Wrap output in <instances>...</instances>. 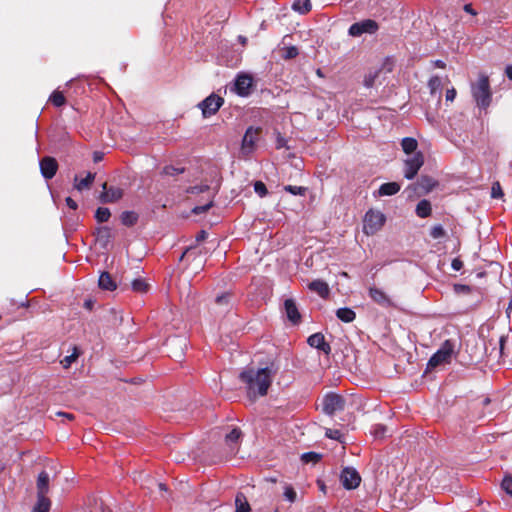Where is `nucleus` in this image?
Wrapping results in <instances>:
<instances>
[{
	"label": "nucleus",
	"instance_id": "obj_30",
	"mask_svg": "<svg viewBox=\"0 0 512 512\" xmlns=\"http://www.w3.org/2000/svg\"><path fill=\"white\" fill-rule=\"evenodd\" d=\"M312 8L310 0H295L292 9L300 14L308 13Z\"/></svg>",
	"mask_w": 512,
	"mask_h": 512
},
{
	"label": "nucleus",
	"instance_id": "obj_10",
	"mask_svg": "<svg viewBox=\"0 0 512 512\" xmlns=\"http://www.w3.org/2000/svg\"><path fill=\"white\" fill-rule=\"evenodd\" d=\"M253 78L248 74H239L235 79V92L241 97H247L251 94Z\"/></svg>",
	"mask_w": 512,
	"mask_h": 512
},
{
	"label": "nucleus",
	"instance_id": "obj_42",
	"mask_svg": "<svg viewBox=\"0 0 512 512\" xmlns=\"http://www.w3.org/2000/svg\"><path fill=\"white\" fill-rule=\"evenodd\" d=\"M284 190L293 195L304 196L307 191V188L302 186L287 185L284 187Z\"/></svg>",
	"mask_w": 512,
	"mask_h": 512
},
{
	"label": "nucleus",
	"instance_id": "obj_4",
	"mask_svg": "<svg viewBox=\"0 0 512 512\" xmlns=\"http://www.w3.org/2000/svg\"><path fill=\"white\" fill-rule=\"evenodd\" d=\"M386 221L385 215L380 211L370 209L363 219V231L366 235H373L379 231Z\"/></svg>",
	"mask_w": 512,
	"mask_h": 512
},
{
	"label": "nucleus",
	"instance_id": "obj_32",
	"mask_svg": "<svg viewBox=\"0 0 512 512\" xmlns=\"http://www.w3.org/2000/svg\"><path fill=\"white\" fill-rule=\"evenodd\" d=\"M138 220V215L137 213L133 212V211H124L122 214H121V222L123 225L125 226H133L136 224Z\"/></svg>",
	"mask_w": 512,
	"mask_h": 512
},
{
	"label": "nucleus",
	"instance_id": "obj_54",
	"mask_svg": "<svg viewBox=\"0 0 512 512\" xmlns=\"http://www.w3.org/2000/svg\"><path fill=\"white\" fill-rule=\"evenodd\" d=\"M451 267L454 271H460L463 268V262L459 258L452 260Z\"/></svg>",
	"mask_w": 512,
	"mask_h": 512
},
{
	"label": "nucleus",
	"instance_id": "obj_43",
	"mask_svg": "<svg viewBox=\"0 0 512 512\" xmlns=\"http://www.w3.org/2000/svg\"><path fill=\"white\" fill-rule=\"evenodd\" d=\"M430 236L433 239H439L445 236V230L442 225H434L430 230Z\"/></svg>",
	"mask_w": 512,
	"mask_h": 512
},
{
	"label": "nucleus",
	"instance_id": "obj_11",
	"mask_svg": "<svg viewBox=\"0 0 512 512\" xmlns=\"http://www.w3.org/2000/svg\"><path fill=\"white\" fill-rule=\"evenodd\" d=\"M40 166V172L43 178L46 180L52 179L58 169V163L55 158L50 156H45L40 160L39 163Z\"/></svg>",
	"mask_w": 512,
	"mask_h": 512
},
{
	"label": "nucleus",
	"instance_id": "obj_1",
	"mask_svg": "<svg viewBox=\"0 0 512 512\" xmlns=\"http://www.w3.org/2000/svg\"><path fill=\"white\" fill-rule=\"evenodd\" d=\"M275 373L276 369L273 366H267L258 370L250 368L240 373V379L247 385L249 396H265Z\"/></svg>",
	"mask_w": 512,
	"mask_h": 512
},
{
	"label": "nucleus",
	"instance_id": "obj_41",
	"mask_svg": "<svg viewBox=\"0 0 512 512\" xmlns=\"http://www.w3.org/2000/svg\"><path fill=\"white\" fill-rule=\"evenodd\" d=\"M321 458V455L316 452H306L301 455V460L304 463H317Z\"/></svg>",
	"mask_w": 512,
	"mask_h": 512
},
{
	"label": "nucleus",
	"instance_id": "obj_37",
	"mask_svg": "<svg viewBox=\"0 0 512 512\" xmlns=\"http://www.w3.org/2000/svg\"><path fill=\"white\" fill-rule=\"evenodd\" d=\"M78 356H79L78 348L73 347V353L71 355L64 357L61 360V364H62L63 368H65V369L69 368L71 366V364L78 358Z\"/></svg>",
	"mask_w": 512,
	"mask_h": 512
},
{
	"label": "nucleus",
	"instance_id": "obj_20",
	"mask_svg": "<svg viewBox=\"0 0 512 512\" xmlns=\"http://www.w3.org/2000/svg\"><path fill=\"white\" fill-rule=\"evenodd\" d=\"M49 474L41 471L37 478V496H46L49 491Z\"/></svg>",
	"mask_w": 512,
	"mask_h": 512
},
{
	"label": "nucleus",
	"instance_id": "obj_52",
	"mask_svg": "<svg viewBox=\"0 0 512 512\" xmlns=\"http://www.w3.org/2000/svg\"><path fill=\"white\" fill-rule=\"evenodd\" d=\"M454 290L456 293H468L471 289L468 285L456 284L454 285Z\"/></svg>",
	"mask_w": 512,
	"mask_h": 512
},
{
	"label": "nucleus",
	"instance_id": "obj_25",
	"mask_svg": "<svg viewBox=\"0 0 512 512\" xmlns=\"http://www.w3.org/2000/svg\"><path fill=\"white\" fill-rule=\"evenodd\" d=\"M336 316L341 321H343L345 323H350L355 319L356 314L351 308L342 307L336 311Z\"/></svg>",
	"mask_w": 512,
	"mask_h": 512
},
{
	"label": "nucleus",
	"instance_id": "obj_63",
	"mask_svg": "<svg viewBox=\"0 0 512 512\" xmlns=\"http://www.w3.org/2000/svg\"><path fill=\"white\" fill-rule=\"evenodd\" d=\"M506 76L512 80V65H509L505 69Z\"/></svg>",
	"mask_w": 512,
	"mask_h": 512
},
{
	"label": "nucleus",
	"instance_id": "obj_22",
	"mask_svg": "<svg viewBox=\"0 0 512 512\" xmlns=\"http://www.w3.org/2000/svg\"><path fill=\"white\" fill-rule=\"evenodd\" d=\"M400 184L397 182H387L378 189V196H392L400 191Z\"/></svg>",
	"mask_w": 512,
	"mask_h": 512
},
{
	"label": "nucleus",
	"instance_id": "obj_39",
	"mask_svg": "<svg viewBox=\"0 0 512 512\" xmlns=\"http://www.w3.org/2000/svg\"><path fill=\"white\" fill-rule=\"evenodd\" d=\"M387 427L383 424H376L372 427L371 433L375 438H383L387 434Z\"/></svg>",
	"mask_w": 512,
	"mask_h": 512
},
{
	"label": "nucleus",
	"instance_id": "obj_46",
	"mask_svg": "<svg viewBox=\"0 0 512 512\" xmlns=\"http://www.w3.org/2000/svg\"><path fill=\"white\" fill-rule=\"evenodd\" d=\"M254 191L257 193L260 197H264L267 195L268 190L266 188V185L262 181H256L254 183Z\"/></svg>",
	"mask_w": 512,
	"mask_h": 512
},
{
	"label": "nucleus",
	"instance_id": "obj_45",
	"mask_svg": "<svg viewBox=\"0 0 512 512\" xmlns=\"http://www.w3.org/2000/svg\"><path fill=\"white\" fill-rule=\"evenodd\" d=\"M184 172V168L182 167H174L172 165L165 166L163 169V173L168 176H175Z\"/></svg>",
	"mask_w": 512,
	"mask_h": 512
},
{
	"label": "nucleus",
	"instance_id": "obj_57",
	"mask_svg": "<svg viewBox=\"0 0 512 512\" xmlns=\"http://www.w3.org/2000/svg\"><path fill=\"white\" fill-rule=\"evenodd\" d=\"M65 202H66L67 206H68L69 208L73 209V210H76V209H77V207H78V205H77L76 201H75V200H73L71 197H67V198L65 199Z\"/></svg>",
	"mask_w": 512,
	"mask_h": 512
},
{
	"label": "nucleus",
	"instance_id": "obj_27",
	"mask_svg": "<svg viewBox=\"0 0 512 512\" xmlns=\"http://www.w3.org/2000/svg\"><path fill=\"white\" fill-rule=\"evenodd\" d=\"M235 512H250V505L246 499V496L239 492L235 498Z\"/></svg>",
	"mask_w": 512,
	"mask_h": 512
},
{
	"label": "nucleus",
	"instance_id": "obj_21",
	"mask_svg": "<svg viewBox=\"0 0 512 512\" xmlns=\"http://www.w3.org/2000/svg\"><path fill=\"white\" fill-rule=\"evenodd\" d=\"M111 229L107 226L98 227L96 230V240L101 247L106 248L111 240Z\"/></svg>",
	"mask_w": 512,
	"mask_h": 512
},
{
	"label": "nucleus",
	"instance_id": "obj_17",
	"mask_svg": "<svg viewBox=\"0 0 512 512\" xmlns=\"http://www.w3.org/2000/svg\"><path fill=\"white\" fill-rule=\"evenodd\" d=\"M166 347L169 348V349H173V348H179L180 351L179 352H176L174 353L173 355H171V357H174L176 359H180L182 356H183V350L184 348L187 346V341L185 338H181V337H172V338H169L167 339L166 341Z\"/></svg>",
	"mask_w": 512,
	"mask_h": 512
},
{
	"label": "nucleus",
	"instance_id": "obj_44",
	"mask_svg": "<svg viewBox=\"0 0 512 512\" xmlns=\"http://www.w3.org/2000/svg\"><path fill=\"white\" fill-rule=\"evenodd\" d=\"M501 488L510 496H512V476H505L501 483Z\"/></svg>",
	"mask_w": 512,
	"mask_h": 512
},
{
	"label": "nucleus",
	"instance_id": "obj_36",
	"mask_svg": "<svg viewBox=\"0 0 512 512\" xmlns=\"http://www.w3.org/2000/svg\"><path fill=\"white\" fill-rule=\"evenodd\" d=\"M283 496L290 503H294L297 500V493L290 484L284 485Z\"/></svg>",
	"mask_w": 512,
	"mask_h": 512
},
{
	"label": "nucleus",
	"instance_id": "obj_40",
	"mask_svg": "<svg viewBox=\"0 0 512 512\" xmlns=\"http://www.w3.org/2000/svg\"><path fill=\"white\" fill-rule=\"evenodd\" d=\"M241 430L239 428L232 429L227 435H226V443L227 444H233L238 442V440L241 437Z\"/></svg>",
	"mask_w": 512,
	"mask_h": 512
},
{
	"label": "nucleus",
	"instance_id": "obj_34",
	"mask_svg": "<svg viewBox=\"0 0 512 512\" xmlns=\"http://www.w3.org/2000/svg\"><path fill=\"white\" fill-rule=\"evenodd\" d=\"M111 216V212L106 207H99L95 212V218L98 222H107Z\"/></svg>",
	"mask_w": 512,
	"mask_h": 512
},
{
	"label": "nucleus",
	"instance_id": "obj_50",
	"mask_svg": "<svg viewBox=\"0 0 512 512\" xmlns=\"http://www.w3.org/2000/svg\"><path fill=\"white\" fill-rule=\"evenodd\" d=\"M299 54L297 47L290 46L285 49L284 59H293Z\"/></svg>",
	"mask_w": 512,
	"mask_h": 512
},
{
	"label": "nucleus",
	"instance_id": "obj_15",
	"mask_svg": "<svg viewBox=\"0 0 512 512\" xmlns=\"http://www.w3.org/2000/svg\"><path fill=\"white\" fill-rule=\"evenodd\" d=\"M307 342L311 347L322 351L326 355L331 353V346L325 341V337L322 333L312 334L308 337Z\"/></svg>",
	"mask_w": 512,
	"mask_h": 512
},
{
	"label": "nucleus",
	"instance_id": "obj_28",
	"mask_svg": "<svg viewBox=\"0 0 512 512\" xmlns=\"http://www.w3.org/2000/svg\"><path fill=\"white\" fill-rule=\"evenodd\" d=\"M51 501L46 496H37V502L32 512H49Z\"/></svg>",
	"mask_w": 512,
	"mask_h": 512
},
{
	"label": "nucleus",
	"instance_id": "obj_49",
	"mask_svg": "<svg viewBox=\"0 0 512 512\" xmlns=\"http://www.w3.org/2000/svg\"><path fill=\"white\" fill-rule=\"evenodd\" d=\"M325 436L329 439L340 440L342 433L340 430L327 428L325 431Z\"/></svg>",
	"mask_w": 512,
	"mask_h": 512
},
{
	"label": "nucleus",
	"instance_id": "obj_5",
	"mask_svg": "<svg viewBox=\"0 0 512 512\" xmlns=\"http://www.w3.org/2000/svg\"><path fill=\"white\" fill-rule=\"evenodd\" d=\"M345 400L336 393H327L322 400V410L325 414L332 416L336 412L344 410Z\"/></svg>",
	"mask_w": 512,
	"mask_h": 512
},
{
	"label": "nucleus",
	"instance_id": "obj_19",
	"mask_svg": "<svg viewBox=\"0 0 512 512\" xmlns=\"http://www.w3.org/2000/svg\"><path fill=\"white\" fill-rule=\"evenodd\" d=\"M309 289L317 293L322 298H327L330 293L328 284L323 280H314L308 285Z\"/></svg>",
	"mask_w": 512,
	"mask_h": 512
},
{
	"label": "nucleus",
	"instance_id": "obj_56",
	"mask_svg": "<svg viewBox=\"0 0 512 512\" xmlns=\"http://www.w3.org/2000/svg\"><path fill=\"white\" fill-rule=\"evenodd\" d=\"M228 299H229V295L228 294H222V295L216 297V303L220 304V305L227 304L228 303Z\"/></svg>",
	"mask_w": 512,
	"mask_h": 512
},
{
	"label": "nucleus",
	"instance_id": "obj_18",
	"mask_svg": "<svg viewBox=\"0 0 512 512\" xmlns=\"http://www.w3.org/2000/svg\"><path fill=\"white\" fill-rule=\"evenodd\" d=\"M96 177V173L88 172L86 177L79 179L76 175L74 177V188L80 192L87 190L91 187Z\"/></svg>",
	"mask_w": 512,
	"mask_h": 512
},
{
	"label": "nucleus",
	"instance_id": "obj_23",
	"mask_svg": "<svg viewBox=\"0 0 512 512\" xmlns=\"http://www.w3.org/2000/svg\"><path fill=\"white\" fill-rule=\"evenodd\" d=\"M99 287L103 290L113 291L116 289V283L108 272H102L98 280Z\"/></svg>",
	"mask_w": 512,
	"mask_h": 512
},
{
	"label": "nucleus",
	"instance_id": "obj_16",
	"mask_svg": "<svg viewBox=\"0 0 512 512\" xmlns=\"http://www.w3.org/2000/svg\"><path fill=\"white\" fill-rule=\"evenodd\" d=\"M284 309L286 316L291 323L297 324L300 322L301 315L293 299L289 298L284 301Z\"/></svg>",
	"mask_w": 512,
	"mask_h": 512
},
{
	"label": "nucleus",
	"instance_id": "obj_6",
	"mask_svg": "<svg viewBox=\"0 0 512 512\" xmlns=\"http://www.w3.org/2000/svg\"><path fill=\"white\" fill-rule=\"evenodd\" d=\"M424 164V155L418 151L404 160V177L413 179Z\"/></svg>",
	"mask_w": 512,
	"mask_h": 512
},
{
	"label": "nucleus",
	"instance_id": "obj_3",
	"mask_svg": "<svg viewBox=\"0 0 512 512\" xmlns=\"http://www.w3.org/2000/svg\"><path fill=\"white\" fill-rule=\"evenodd\" d=\"M454 353V343L452 340H446L440 348L430 357L427 363V369H434L442 364L449 363Z\"/></svg>",
	"mask_w": 512,
	"mask_h": 512
},
{
	"label": "nucleus",
	"instance_id": "obj_59",
	"mask_svg": "<svg viewBox=\"0 0 512 512\" xmlns=\"http://www.w3.org/2000/svg\"><path fill=\"white\" fill-rule=\"evenodd\" d=\"M464 11L471 14V15H476L477 12L473 9L472 5L471 4H466L464 5Z\"/></svg>",
	"mask_w": 512,
	"mask_h": 512
},
{
	"label": "nucleus",
	"instance_id": "obj_51",
	"mask_svg": "<svg viewBox=\"0 0 512 512\" xmlns=\"http://www.w3.org/2000/svg\"><path fill=\"white\" fill-rule=\"evenodd\" d=\"M491 196H492V198H500V197L503 196V192H502V189H501V186H500L499 182H495L492 185Z\"/></svg>",
	"mask_w": 512,
	"mask_h": 512
},
{
	"label": "nucleus",
	"instance_id": "obj_38",
	"mask_svg": "<svg viewBox=\"0 0 512 512\" xmlns=\"http://www.w3.org/2000/svg\"><path fill=\"white\" fill-rule=\"evenodd\" d=\"M132 289L138 293H144L148 290V284L143 279H134L132 281Z\"/></svg>",
	"mask_w": 512,
	"mask_h": 512
},
{
	"label": "nucleus",
	"instance_id": "obj_29",
	"mask_svg": "<svg viewBox=\"0 0 512 512\" xmlns=\"http://www.w3.org/2000/svg\"><path fill=\"white\" fill-rule=\"evenodd\" d=\"M416 214L420 218H426L431 214V204L428 200H421L416 206Z\"/></svg>",
	"mask_w": 512,
	"mask_h": 512
},
{
	"label": "nucleus",
	"instance_id": "obj_24",
	"mask_svg": "<svg viewBox=\"0 0 512 512\" xmlns=\"http://www.w3.org/2000/svg\"><path fill=\"white\" fill-rule=\"evenodd\" d=\"M428 88L432 96H437L438 99L441 97L442 82L440 77L432 76L428 82Z\"/></svg>",
	"mask_w": 512,
	"mask_h": 512
},
{
	"label": "nucleus",
	"instance_id": "obj_26",
	"mask_svg": "<svg viewBox=\"0 0 512 512\" xmlns=\"http://www.w3.org/2000/svg\"><path fill=\"white\" fill-rule=\"evenodd\" d=\"M401 146H402L403 151L406 154L413 155L414 153H416V149L418 147V142L416 139H414L412 137H405L401 141Z\"/></svg>",
	"mask_w": 512,
	"mask_h": 512
},
{
	"label": "nucleus",
	"instance_id": "obj_31",
	"mask_svg": "<svg viewBox=\"0 0 512 512\" xmlns=\"http://www.w3.org/2000/svg\"><path fill=\"white\" fill-rule=\"evenodd\" d=\"M437 185V182L429 176H421L418 181V186L425 192L428 193L433 190Z\"/></svg>",
	"mask_w": 512,
	"mask_h": 512
},
{
	"label": "nucleus",
	"instance_id": "obj_7",
	"mask_svg": "<svg viewBox=\"0 0 512 512\" xmlns=\"http://www.w3.org/2000/svg\"><path fill=\"white\" fill-rule=\"evenodd\" d=\"M378 29L379 25L375 20L364 19L353 23L348 29V34L352 37H359L363 34H374Z\"/></svg>",
	"mask_w": 512,
	"mask_h": 512
},
{
	"label": "nucleus",
	"instance_id": "obj_35",
	"mask_svg": "<svg viewBox=\"0 0 512 512\" xmlns=\"http://www.w3.org/2000/svg\"><path fill=\"white\" fill-rule=\"evenodd\" d=\"M380 72H381V70L378 69V70L370 71L369 73H367L364 77V86L367 88L373 87Z\"/></svg>",
	"mask_w": 512,
	"mask_h": 512
},
{
	"label": "nucleus",
	"instance_id": "obj_48",
	"mask_svg": "<svg viewBox=\"0 0 512 512\" xmlns=\"http://www.w3.org/2000/svg\"><path fill=\"white\" fill-rule=\"evenodd\" d=\"M209 190V186L207 184L195 185L190 187L187 191L191 194H200Z\"/></svg>",
	"mask_w": 512,
	"mask_h": 512
},
{
	"label": "nucleus",
	"instance_id": "obj_12",
	"mask_svg": "<svg viewBox=\"0 0 512 512\" xmlns=\"http://www.w3.org/2000/svg\"><path fill=\"white\" fill-rule=\"evenodd\" d=\"M102 188L103 192L99 195V200L102 203H113L123 196V190L119 187H108L107 183H103Z\"/></svg>",
	"mask_w": 512,
	"mask_h": 512
},
{
	"label": "nucleus",
	"instance_id": "obj_2",
	"mask_svg": "<svg viewBox=\"0 0 512 512\" xmlns=\"http://www.w3.org/2000/svg\"><path fill=\"white\" fill-rule=\"evenodd\" d=\"M471 94L480 109H487L492 100L488 76L481 74L475 83L471 84Z\"/></svg>",
	"mask_w": 512,
	"mask_h": 512
},
{
	"label": "nucleus",
	"instance_id": "obj_58",
	"mask_svg": "<svg viewBox=\"0 0 512 512\" xmlns=\"http://www.w3.org/2000/svg\"><path fill=\"white\" fill-rule=\"evenodd\" d=\"M104 154L102 152L96 151L93 153V161L95 163L102 161Z\"/></svg>",
	"mask_w": 512,
	"mask_h": 512
},
{
	"label": "nucleus",
	"instance_id": "obj_62",
	"mask_svg": "<svg viewBox=\"0 0 512 512\" xmlns=\"http://www.w3.org/2000/svg\"><path fill=\"white\" fill-rule=\"evenodd\" d=\"M493 413H494V411H493V410H489V411H487V412H484V411H483V412L479 415V417H478V418H479V419H483V418H486L487 416H492V415H493Z\"/></svg>",
	"mask_w": 512,
	"mask_h": 512
},
{
	"label": "nucleus",
	"instance_id": "obj_33",
	"mask_svg": "<svg viewBox=\"0 0 512 512\" xmlns=\"http://www.w3.org/2000/svg\"><path fill=\"white\" fill-rule=\"evenodd\" d=\"M49 101L56 107H61L65 104L66 99L62 92L55 90L49 97Z\"/></svg>",
	"mask_w": 512,
	"mask_h": 512
},
{
	"label": "nucleus",
	"instance_id": "obj_53",
	"mask_svg": "<svg viewBox=\"0 0 512 512\" xmlns=\"http://www.w3.org/2000/svg\"><path fill=\"white\" fill-rule=\"evenodd\" d=\"M286 144H287L286 138L281 136L280 134H278L277 138H276V148L277 149L284 148V147H286Z\"/></svg>",
	"mask_w": 512,
	"mask_h": 512
},
{
	"label": "nucleus",
	"instance_id": "obj_14",
	"mask_svg": "<svg viewBox=\"0 0 512 512\" xmlns=\"http://www.w3.org/2000/svg\"><path fill=\"white\" fill-rule=\"evenodd\" d=\"M369 297L377 303L379 306L384 308L393 307L394 303L391 298L380 288L375 286L370 287L368 290Z\"/></svg>",
	"mask_w": 512,
	"mask_h": 512
},
{
	"label": "nucleus",
	"instance_id": "obj_9",
	"mask_svg": "<svg viewBox=\"0 0 512 512\" xmlns=\"http://www.w3.org/2000/svg\"><path fill=\"white\" fill-rule=\"evenodd\" d=\"M340 481L347 490H352L360 485L361 477L353 467H345L340 474Z\"/></svg>",
	"mask_w": 512,
	"mask_h": 512
},
{
	"label": "nucleus",
	"instance_id": "obj_64",
	"mask_svg": "<svg viewBox=\"0 0 512 512\" xmlns=\"http://www.w3.org/2000/svg\"><path fill=\"white\" fill-rule=\"evenodd\" d=\"M491 404V399L486 397L484 398L482 401H481V405L483 408H486L487 406H489Z\"/></svg>",
	"mask_w": 512,
	"mask_h": 512
},
{
	"label": "nucleus",
	"instance_id": "obj_60",
	"mask_svg": "<svg viewBox=\"0 0 512 512\" xmlns=\"http://www.w3.org/2000/svg\"><path fill=\"white\" fill-rule=\"evenodd\" d=\"M206 236H207L206 231L201 230V231L197 234V236H196V240H197V241H202V240H204V239L206 238Z\"/></svg>",
	"mask_w": 512,
	"mask_h": 512
},
{
	"label": "nucleus",
	"instance_id": "obj_55",
	"mask_svg": "<svg viewBox=\"0 0 512 512\" xmlns=\"http://www.w3.org/2000/svg\"><path fill=\"white\" fill-rule=\"evenodd\" d=\"M445 97L446 101H453L456 97V90L454 88L447 89Z\"/></svg>",
	"mask_w": 512,
	"mask_h": 512
},
{
	"label": "nucleus",
	"instance_id": "obj_47",
	"mask_svg": "<svg viewBox=\"0 0 512 512\" xmlns=\"http://www.w3.org/2000/svg\"><path fill=\"white\" fill-rule=\"evenodd\" d=\"M213 206V200H210L208 203L204 205H197L192 209V212L196 215L205 213Z\"/></svg>",
	"mask_w": 512,
	"mask_h": 512
},
{
	"label": "nucleus",
	"instance_id": "obj_8",
	"mask_svg": "<svg viewBox=\"0 0 512 512\" xmlns=\"http://www.w3.org/2000/svg\"><path fill=\"white\" fill-rule=\"evenodd\" d=\"M224 99L214 93L206 97L204 100H202L198 107L202 111V115L207 118L210 117L220 109V107L223 105Z\"/></svg>",
	"mask_w": 512,
	"mask_h": 512
},
{
	"label": "nucleus",
	"instance_id": "obj_13",
	"mask_svg": "<svg viewBox=\"0 0 512 512\" xmlns=\"http://www.w3.org/2000/svg\"><path fill=\"white\" fill-rule=\"evenodd\" d=\"M258 133H259V129H254L253 127H249L246 130V132L243 136L242 147H241V151L243 154L248 155L251 152H253V150L255 148L256 141H257Z\"/></svg>",
	"mask_w": 512,
	"mask_h": 512
},
{
	"label": "nucleus",
	"instance_id": "obj_61",
	"mask_svg": "<svg viewBox=\"0 0 512 512\" xmlns=\"http://www.w3.org/2000/svg\"><path fill=\"white\" fill-rule=\"evenodd\" d=\"M57 415L58 416L66 417L69 420H73L74 419V415L73 414L66 413V412H57Z\"/></svg>",
	"mask_w": 512,
	"mask_h": 512
}]
</instances>
